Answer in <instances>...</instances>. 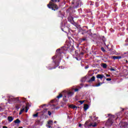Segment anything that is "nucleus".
<instances>
[{"mask_svg":"<svg viewBox=\"0 0 128 128\" xmlns=\"http://www.w3.org/2000/svg\"><path fill=\"white\" fill-rule=\"evenodd\" d=\"M64 54L62 50L60 48L57 49L56 55L52 57V60H53L52 64L46 66L48 70H52L60 66V63Z\"/></svg>","mask_w":128,"mask_h":128,"instance_id":"f257e3e1","label":"nucleus"},{"mask_svg":"<svg viewBox=\"0 0 128 128\" xmlns=\"http://www.w3.org/2000/svg\"><path fill=\"white\" fill-rule=\"evenodd\" d=\"M60 0H51V2H50V4H48V8H50L52 10H54L56 12V10H58V5L54 4V2H60Z\"/></svg>","mask_w":128,"mask_h":128,"instance_id":"f03ea898","label":"nucleus"},{"mask_svg":"<svg viewBox=\"0 0 128 128\" xmlns=\"http://www.w3.org/2000/svg\"><path fill=\"white\" fill-rule=\"evenodd\" d=\"M74 94V92H72L70 90L66 91V94H64V96L63 97V100L66 102H68V98H71V96H72Z\"/></svg>","mask_w":128,"mask_h":128,"instance_id":"7ed1b4c3","label":"nucleus"},{"mask_svg":"<svg viewBox=\"0 0 128 128\" xmlns=\"http://www.w3.org/2000/svg\"><path fill=\"white\" fill-rule=\"evenodd\" d=\"M113 122L114 121H112V118H109L106 122L105 126H106L108 128H110V126L112 124Z\"/></svg>","mask_w":128,"mask_h":128,"instance_id":"20e7f679","label":"nucleus"},{"mask_svg":"<svg viewBox=\"0 0 128 128\" xmlns=\"http://www.w3.org/2000/svg\"><path fill=\"white\" fill-rule=\"evenodd\" d=\"M9 98L8 99V102L9 104H10V102H16L19 100L18 98H14V97L9 96Z\"/></svg>","mask_w":128,"mask_h":128,"instance_id":"39448f33","label":"nucleus"},{"mask_svg":"<svg viewBox=\"0 0 128 128\" xmlns=\"http://www.w3.org/2000/svg\"><path fill=\"white\" fill-rule=\"evenodd\" d=\"M70 52L72 56H74V54H76V50H74V48L73 46H71L70 47Z\"/></svg>","mask_w":128,"mask_h":128,"instance_id":"423d86ee","label":"nucleus"},{"mask_svg":"<svg viewBox=\"0 0 128 128\" xmlns=\"http://www.w3.org/2000/svg\"><path fill=\"white\" fill-rule=\"evenodd\" d=\"M90 122V121H87L85 122V126H88V128H90V126H92L93 128H96V126L97 124L96 123L94 122V123H92L90 124L89 125L88 124V123Z\"/></svg>","mask_w":128,"mask_h":128,"instance_id":"0eeeda50","label":"nucleus"},{"mask_svg":"<svg viewBox=\"0 0 128 128\" xmlns=\"http://www.w3.org/2000/svg\"><path fill=\"white\" fill-rule=\"evenodd\" d=\"M120 124L122 128H126L128 126V122H121Z\"/></svg>","mask_w":128,"mask_h":128,"instance_id":"6e6552de","label":"nucleus"},{"mask_svg":"<svg viewBox=\"0 0 128 128\" xmlns=\"http://www.w3.org/2000/svg\"><path fill=\"white\" fill-rule=\"evenodd\" d=\"M96 76L97 78H100V80H102V78H104V75L98 74L96 75Z\"/></svg>","mask_w":128,"mask_h":128,"instance_id":"1a4fd4ad","label":"nucleus"},{"mask_svg":"<svg viewBox=\"0 0 128 128\" xmlns=\"http://www.w3.org/2000/svg\"><path fill=\"white\" fill-rule=\"evenodd\" d=\"M112 58L113 60H120L122 58V56H113Z\"/></svg>","mask_w":128,"mask_h":128,"instance_id":"9d476101","label":"nucleus"},{"mask_svg":"<svg viewBox=\"0 0 128 128\" xmlns=\"http://www.w3.org/2000/svg\"><path fill=\"white\" fill-rule=\"evenodd\" d=\"M70 108H73V110H74V108H78V106H76V105L74 104H70L68 106Z\"/></svg>","mask_w":128,"mask_h":128,"instance_id":"9b49d317","label":"nucleus"},{"mask_svg":"<svg viewBox=\"0 0 128 128\" xmlns=\"http://www.w3.org/2000/svg\"><path fill=\"white\" fill-rule=\"evenodd\" d=\"M88 104H84V110L86 112V110H88Z\"/></svg>","mask_w":128,"mask_h":128,"instance_id":"f8f14e48","label":"nucleus"},{"mask_svg":"<svg viewBox=\"0 0 128 128\" xmlns=\"http://www.w3.org/2000/svg\"><path fill=\"white\" fill-rule=\"evenodd\" d=\"M8 122H12L14 120V118L12 116H9L8 118Z\"/></svg>","mask_w":128,"mask_h":128,"instance_id":"ddd939ff","label":"nucleus"},{"mask_svg":"<svg viewBox=\"0 0 128 128\" xmlns=\"http://www.w3.org/2000/svg\"><path fill=\"white\" fill-rule=\"evenodd\" d=\"M86 33L88 34L90 36H92V30H87Z\"/></svg>","mask_w":128,"mask_h":128,"instance_id":"4468645a","label":"nucleus"},{"mask_svg":"<svg viewBox=\"0 0 128 128\" xmlns=\"http://www.w3.org/2000/svg\"><path fill=\"white\" fill-rule=\"evenodd\" d=\"M66 29L68 30V28L64 27V28H61L62 30V32H67L66 30Z\"/></svg>","mask_w":128,"mask_h":128,"instance_id":"2eb2a0df","label":"nucleus"},{"mask_svg":"<svg viewBox=\"0 0 128 128\" xmlns=\"http://www.w3.org/2000/svg\"><path fill=\"white\" fill-rule=\"evenodd\" d=\"M102 66L103 68H108V65L106 64L102 63Z\"/></svg>","mask_w":128,"mask_h":128,"instance_id":"dca6fc26","label":"nucleus"},{"mask_svg":"<svg viewBox=\"0 0 128 128\" xmlns=\"http://www.w3.org/2000/svg\"><path fill=\"white\" fill-rule=\"evenodd\" d=\"M25 108H26L25 112H28V104H26V106H25Z\"/></svg>","mask_w":128,"mask_h":128,"instance_id":"f3484780","label":"nucleus"},{"mask_svg":"<svg viewBox=\"0 0 128 128\" xmlns=\"http://www.w3.org/2000/svg\"><path fill=\"white\" fill-rule=\"evenodd\" d=\"M14 122L15 124H20V120H19V119H16V120H15L14 121Z\"/></svg>","mask_w":128,"mask_h":128,"instance_id":"a211bd4d","label":"nucleus"},{"mask_svg":"<svg viewBox=\"0 0 128 128\" xmlns=\"http://www.w3.org/2000/svg\"><path fill=\"white\" fill-rule=\"evenodd\" d=\"M57 98L60 99L62 98V94H60L58 96H56Z\"/></svg>","mask_w":128,"mask_h":128,"instance_id":"6ab92c4d","label":"nucleus"},{"mask_svg":"<svg viewBox=\"0 0 128 128\" xmlns=\"http://www.w3.org/2000/svg\"><path fill=\"white\" fill-rule=\"evenodd\" d=\"M80 88H82L79 87V88H72V90H74L75 92H78L80 90Z\"/></svg>","mask_w":128,"mask_h":128,"instance_id":"aec40b11","label":"nucleus"},{"mask_svg":"<svg viewBox=\"0 0 128 128\" xmlns=\"http://www.w3.org/2000/svg\"><path fill=\"white\" fill-rule=\"evenodd\" d=\"M80 30L81 31V32H84V34L86 33V30L84 29L80 28Z\"/></svg>","mask_w":128,"mask_h":128,"instance_id":"412c9836","label":"nucleus"},{"mask_svg":"<svg viewBox=\"0 0 128 128\" xmlns=\"http://www.w3.org/2000/svg\"><path fill=\"white\" fill-rule=\"evenodd\" d=\"M15 108H16V110H18L19 108H20V106L17 104Z\"/></svg>","mask_w":128,"mask_h":128,"instance_id":"4be33fe9","label":"nucleus"},{"mask_svg":"<svg viewBox=\"0 0 128 128\" xmlns=\"http://www.w3.org/2000/svg\"><path fill=\"white\" fill-rule=\"evenodd\" d=\"M90 80H96V77L94 76H92Z\"/></svg>","mask_w":128,"mask_h":128,"instance_id":"5701e85b","label":"nucleus"},{"mask_svg":"<svg viewBox=\"0 0 128 128\" xmlns=\"http://www.w3.org/2000/svg\"><path fill=\"white\" fill-rule=\"evenodd\" d=\"M33 116L34 118H38V112H37L36 114H33Z\"/></svg>","mask_w":128,"mask_h":128,"instance_id":"b1692460","label":"nucleus"},{"mask_svg":"<svg viewBox=\"0 0 128 128\" xmlns=\"http://www.w3.org/2000/svg\"><path fill=\"white\" fill-rule=\"evenodd\" d=\"M102 84H104V82H98V84H96L95 86H100Z\"/></svg>","mask_w":128,"mask_h":128,"instance_id":"393cba45","label":"nucleus"},{"mask_svg":"<svg viewBox=\"0 0 128 128\" xmlns=\"http://www.w3.org/2000/svg\"><path fill=\"white\" fill-rule=\"evenodd\" d=\"M52 124H53V122L52 120H49L48 122V124H49V125Z\"/></svg>","mask_w":128,"mask_h":128,"instance_id":"a878e982","label":"nucleus"},{"mask_svg":"<svg viewBox=\"0 0 128 128\" xmlns=\"http://www.w3.org/2000/svg\"><path fill=\"white\" fill-rule=\"evenodd\" d=\"M54 102H58V100L55 99V100H51V102H52V103Z\"/></svg>","mask_w":128,"mask_h":128,"instance_id":"bb28decb","label":"nucleus"},{"mask_svg":"<svg viewBox=\"0 0 128 128\" xmlns=\"http://www.w3.org/2000/svg\"><path fill=\"white\" fill-rule=\"evenodd\" d=\"M48 112V109H47V108H44V109L42 111V112L44 113V112Z\"/></svg>","mask_w":128,"mask_h":128,"instance_id":"cd10ccee","label":"nucleus"},{"mask_svg":"<svg viewBox=\"0 0 128 128\" xmlns=\"http://www.w3.org/2000/svg\"><path fill=\"white\" fill-rule=\"evenodd\" d=\"M102 42H104V46H106V39L104 38L102 39Z\"/></svg>","mask_w":128,"mask_h":128,"instance_id":"c85d7f7f","label":"nucleus"},{"mask_svg":"<svg viewBox=\"0 0 128 128\" xmlns=\"http://www.w3.org/2000/svg\"><path fill=\"white\" fill-rule=\"evenodd\" d=\"M101 50H102L103 52H106V50H104V47L101 48Z\"/></svg>","mask_w":128,"mask_h":128,"instance_id":"c756f323","label":"nucleus"},{"mask_svg":"<svg viewBox=\"0 0 128 128\" xmlns=\"http://www.w3.org/2000/svg\"><path fill=\"white\" fill-rule=\"evenodd\" d=\"M81 40H82V42H84V41L86 40V38H82Z\"/></svg>","mask_w":128,"mask_h":128,"instance_id":"7c9ffc66","label":"nucleus"},{"mask_svg":"<svg viewBox=\"0 0 128 128\" xmlns=\"http://www.w3.org/2000/svg\"><path fill=\"white\" fill-rule=\"evenodd\" d=\"M78 102H80V104H84V100H80V101H78Z\"/></svg>","mask_w":128,"mask_h":128,"instance_id":"2f4dec72","label":"nucleus"},{"mask_svg":"<svg viewBox=\"0 0 128 128\" xmlns=\"http://www.w3.org/2000/svg\"><path fill=\"white\" fill-rule=\"evenodd\" d=\"M86 78H88V76H84V77L83 78V80H86Z\"/></svg>","mask_w":128,"mask_h":128,"instance_id":"473e14b6","label":"nucleus"},{"mask_svg":"<svg viewBox=\"0 0 128 128\" xmlns=\"http://www.w3.org/2000/svg\"><path fill=\"white\" fill-rule=\"evenodd\" d=\"M110 70H111V72H114V71H116V70H114V68H110Z\"/></svg>","mask_w":128,"mask_h":128,"instance_id":"72a5a7b5","label":"nucleus"},{"mask_svg":"<svg viewBox=\"0 0 128 128\" xmlns=\"http://www.w3.org/2000/svg\"><path fill=\"white\" fill-rule=\"evenodd\" d=\"M48 116H52V112H50V111H48Z\"/></svg>","mask_w":128,"mask_h":128,"instance_id":"f704fd0d","label":"nucleus"},{"mask_svg":"<svg viewBox=\"0 0 128 128\" xmlns=\"http://www.w3.org/2000/svg\"><path fill=\"white\" fill-rule=\"evenodd\" d=\"M20 112H24V108H23L22 109H21Z\"/></svg>","mask_w":128,"mask_h":128,"instance_id":"c9c22d12","label":"nucleus"},{"mask_svg":"<svg viewBox=\"0 0 128 128\" xmlns=\"http://www.w3.org/2000/svg\"><path fill=\"white\" fill-rule=\"evenodd\" d=\"M46 106V104H44L41 106L40 107L42 108H44V106Z\"/></svg>","mask_w":128,"mask_h":128,"instance_id":"e433bc0d","label":"nucleus"},{"mask_svg":"<svg viewBox=\"0 0 128 128\" xmlns=\"http://www.w3.org/2000/svg\"><path fill=\"white\" fill-rule=\"evenodd\" d=\"M106 80H112V78H106Z\"/></svg>","mask_w":128,"mask_h":128,"instance_id":"4c0bfd02","label":"nucleus"},{"mask_svg":"<svg viewBox=\"0 0 128 128\" xmlns=\"http://www.w3.org/2000/svg\"><path fill=\"white\" fill-rule=\"evenodd\" d=\"M106 78H108V76H110V74H106Z\"/></svg>","mask_w":128,"mask_h":128,"instance_id":"58836bf2","label":"nucleus"},{"mask_svg":"<svg viewBox=\"0 0 128 128\" xmlns=\"http://www.w3.org/2000/svg\"><path fill=\"white\" fill-rule=\"evenodd\" d=\"M88 74V76H92V74H94V73H93L92 74H90V72H89Z\"/></svg>","mask_w":128,"mask_h":128,"instance_id":"ea45409f","label":"nucleus"},{"mask_svg":"<svg viewBox=\"0 0 128 128\" xmlns=\"http://www.w3.org/2000/svg\"><path fill=\"white\" fill-rule=\"evenodd\" d=\"M1 110H2V108L0 106V112H1Z\"/></svg>","mask_w":128,"mask_h":128,"instance_id":"a19ab883","label":"nucleus"},{"mask_svg":"<svg viewBox=\"0 0 128 128\" xmlns=\"http://www.w3.org/2000/svg\"><path fill=\"white\" fill-rule=\"evenodd\" d=\"M51 106L54 107V106H56V105L54 104H52V105H51Z\"/></svg>","mask_w":128,"mask_h":128,"instance_id":"79ce46f5","label":"nucleus"},{"mask_svg":"<svg viewBox=\"0 0 128 128\" xmlns=\"http://www.w3.org/2000/svg\"><path fill=\"white\" fill-rule=\"evenodd\" d=\"M87 68H88V66H85V69L86 70Z\"/></svg>","mask_w":128,"mask_h":128,"instance_id":"37998d69","label":"nucleus"},{"mask_svg":"<svg viewBox=\"0 0 128 128\" xmlns=\"http://www.w3.org/2000/svg\"><path fill=\"white\" fill-rule=\"evenodd\" d=\"M79 4H78L77 6H75V8H78Z\"/></svg>","mask_w":128,"mask_h":128,"instance_id":"c03bdc74","label":"nucleus"},{"mask_svg":"<svg viewBox=\"0 0 128 128\" xmlns=\"http://www.w3.org/2000/svg\"><path fill=\"white\" fill-rule=\"evenodd\" d=\"M78 126H79L80 128V127L82 126V124H80L79 125H78Z\"/></svg>","mask_w":128,"mask_h":128,"instance_id":"a18cd8bd","label":"nucleus"},{"mask_svg":"<svg viewBox=\"0 0 128 128\" xmlns=\"http://www.w3.org/2000/svg\"><path fill=\"white\" fill-rule=\"evenodd\" d=\"M37 122H38V123H40V120H37Z\"/></svg>","mask_w":128,"mask_h":128,"instance_id":"49530a36","label":"nucleus"},{"mask_svg":"<svg viewBox=\"0 0 128 128\" xmlns=\"http://www.w3.org/2000/svg\"><path fill=\"white\" fill-rule=\"evenodd\" d=\"M104 80H106V76H104V77H103Z\"/></svg>","mask_w":128,"mask_h":128,"instance_id":"de8ad7c7","label":"nucleus"},{"mask_svg":"<svg viewBox=\"0 0 128 128\" xmlns=\"http://www.w3.org/2000/svg\"><path fill=\"white\" fill-rule=\"evenodd\" d=\"M22 114V112L20 111V112H19V114L20 115Z\"/></svg>","mask_w":128,"mask_h":128,"instance_id":"09e8293b","label":"nucleus"},{"mask_svg":"<svg viewBox=\"0 0 128 128\" xmlns=\"http://www.w3.org/2000/svg\"><path fill=\"white\" fill-rule=\"evenodd\" d=\"M92 82V80H88V82Z\"/></svg>","mask_w":128,"mask_h":128,"instance_id":"8fccbe9b","label":"nucleus"},{"mask_svg":"<svg viewBox=\"0 0 128 128\" xmlns=\"http://www.w3.org/2000/svg\"><path fill=\"white\" fill-rule=\"evenodd\" d=\"M122 112H124V108H122Z\"/></svg>","mask_w":128,"mask_h":128,"instance_id":"3c124183","label":"nucleus"},{"mask_svg":"<svg viewBox=\"0 0 128 128\" xmlns=\"http://www.w3.org/2000/svg\"><path fill=\"white\" fill-rule=\"evenodd\" d=\"M126 42H128V38H127V39L126 40Z\"/></svg>","mask_w":128,"mask_h":128,"instance_id":"603ef678","label":"nucleus"},{"mask_svg":"<svg viewBox=\"0 0 128 128\" xmlns=\"http://www.w3.org/2000/svg\"><path fill=\"white\" fill-rule=\"evenodd\" d=\"M51 126H50V125L48 126V128H51Z\"/></svg>","mask_w":128,"mask_h":128,"instance_id":"864d4df0","label":"nucleus"},{"mask_svg":"<svg viewBox=\"0 0 128 128\" xmlns=\"http://www.w3.org/2000/svg\"><path fill=\"white\" fill-rule=\"evenodd\" d=\"M107 48H108V45L106 46Z\"/></svg>","mask_w":128,"mask_h":128,"instance_id":"5fc2aeb1","label":"nucleus"},{"mask_svg":"<svg viewBox=\"0 0 128 128\" xmlns=\"http://www.w3.org/2000/svg\"><path fill=\"white\" fill-rule=\"evenodd\" d=\"M84 28H88V26H84Z\"/></svg>","mask_w":128,"mask_h":128,"instance_id":"6e6d98bb","label":"nucleus"},{"mask_svg":"<svg viewBox=\"0 0 128 128\" xmlns=\"http://www.w3.org/2000/svg\"><path fill=\"white\" fill-rule=\"evenodd\" d=\"M90 118H92V116H90Z\"/></svg>","mask_w":128,"mask_h":128,"instance_id":"4d7b16f0","label":"nucleus"},{"mask_svg":"<svg viewBox=\"0 0 128 128\" xmlns=\"http://www.w3.org/2000/svg\"><path fill=\"white\" fill-rule=\"evenodd\" d=\"M110 116V114H108V116Z\"/></svg>","mask_w":128,"mask_h":128,"instance_id":"13d9d810","label":"nucleus"},{"mask_svg":"<svg viewBox=\"0 0 128 128\" xmlns=\"http://www.w3.org/2000/svg\"><path fill=\"white\" fill-rule=\"evenodd\" d=\"M84 34V32H82V34Z\"/></svg>","mask_w":128,"mask_h":128,"instance_id":"bf43d9fd","label":"nucleus"},{"mask_svg":"<svg viewBox=\"0 0 128 128\" xmlns=\"http://www.w3.org/2000/svg\"><path fill=\"white\" fill-rule=\"evenodd\" d=\"M81 54H84V52H82V53H81Z\"/></svg>","mask_w":128,"mask_h":128,"instance_id":"052dcab7","label":"nucleus"},{"mask_svg":"<svg viewBox=\"0 0 128 128\" xmlns=\"http://www.w3.org/2000/svg\"><path fill=\"white\" fill-rule=\"evenodd\" d=\"M18 128H22V126H20V127H19Z\"/></svg>","mask_w":128,"mask_h":128,"instance_id":"680f3d73","label":"nucleus"},{"mask_svg":"<svg viewBox=\"0 0 128 128\" xmlns=\"http://www.w3.org/2000/svg\"><path fill=\"white\" fill-rule=\"evenodd\" d=\"M72 20H74V18H72Z\"/></svg>","mask_w":128,"mask_h":128,"instance_id":"e2e57ef3","label":"nucleus"},{"mask_svg":"<svg viewBox=\"0 0 128 128\" xmlns=\"http://www.w3.org/2000/svg\"><path fill=\"white\" fill-rule=\"evenodd\" d=\"M126 30H128V28H127V29H126Z\"/></svg>","mask_w":128,"mask_h":128,"instance_id":"0e129e2a","label":"nucleus"},{"mask_svg":"<svg viewBox=\"0 0 128 128\" xmlns=\"http://www.w3.org/2000/svg\"><path fill=\"white\" fill-rule=\"evenodd\" d=\"M114 116V115L112 116V117Z\"/></svg>","mask_w":128,"mask_h":128,"instance_id":"69168bd1","label":"nucleus"},{"mask_svg":"<svg viewBox=\"0 0 128 128\" xmlns=\"http://www.w3.org/2000/svg\"><path fill=\"white\" fill-rule=\"evenodd\" d=\"M82 82H84V81H82Z\"/></svg>","mask_w":128,"mask_h":128,"instance_id":"338daca9","label":"nucleus"},{"mask_svg":"<svg viewBox=\"0 0 128 128\" xmlns=\"http://www.w3.org/2000/svg\"><path fill=\"white\" fill-rule=\"evenodd\" d=\"M59 12H60V11Z\"/></svg>","mask_w":128,"mask_h":128,"instance_id":"774afa93","label":"nucleus"}]
</instances>
